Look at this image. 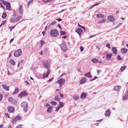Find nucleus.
<instances>
[{
	"instance_id": "nucleus-24",
	"label": "nucleus",
	"mask_w": 128,
	"mask_h": 128,
	"mask_svg": "<svg viewBox=\"0 0 128 128\" xmlns=\"http://www.w3.org/2000/svg\"><path fill=\"white\" fill-rule=\"evenodd\" d=\"M110 112L109 109H108L106 112V113L105 114V116H110Z\"/></svg>"
},
{
	"instance_id": "nucleus-51",
	"label": "nucleus",
	"mask_w": 128,
	"mask_h": 128,
	"mask_svg": "<svg viewBox=\"0 0 128 128\" xmlns=\"http://www.w3.org/2000/svg\"><path fill=\"white\" fill-rule=\"evenodd\" d=\"M6 22V20L2 22V23L0 25V27L1 26L3 25H4L5 24Z\"/></svg>"
},
{
	"instance_id": "nucleus-34",
	"label": "nucleus",
	"mask_w": 128,
	"mask_h": 128,
	"mask_svg": "<svg viewBox=\"0 0 128 128\" xmlns=\"http://www.w3.org/2000/svg\"><path fill=\"white\" fill-rule=\"evenodd\" d=\"M106 20L105 19H103L98 21V23L99 24H101L102 23H104L105 22Z\"/></svg>"
},
{
	"instance_id": "nucleus-13",
	"label": "nucleus",
	"mask_w": 128,
	"mask_h": 128,
	"mask_svg": "<svg viewBox=\"0 0 128 128\" xmlns=\"http://www.w3.org/2000/svg\"><path fill=\"white\" fill-rule=\"evenodd\" d=\"M86 77H83L82 78V79L81 80L80 83V84H82L85 82L86 80Z\"/></svg>"
},
{
	"instance_id": "nucleus-61",
	"label": "nucleus",
	"mask_w": 128,
	"mask_h": 128,
	"mask_svg": "<svg viewBox=\"0 0 128 128\" xmlns=\"http://www.w3.org/2000/svg\"><path fill=\"white\" fill-rule=\"evenodd\" d=\"M7 74L8 75V76L12 74L8 70L7 71Z\"/></svg>"
},
{
	"instance_id": "nucleus-57",
	"label": "nucleus",
	"mask_w": 128,
	"mask_h": 128,
	"mask_svg": "<svg viewBox=\"0 0 128 128\" xmlns=\"http://www.w3.org/2000/svg\"><path fill=\"white\" fill-rule=\"evenodd\" d=\"M44 105L46 107H47L50 106V105L49 104H48V103L44 104Z\"/></svg>"
},
{
	"instance_id": "nucleus-4",
	"label": "nucleus",
	"mask_w": 128,
	"mask_h": 128,
	"mask_svg": "<svg viewBox=\"0 0 128 128\" xmlns=\"http://www.w3.org/2000/svg\"><path fill=\"white\" fill-rule=\"evenodd\" d=\"M22 54V51L20 49H18L15 51L14 53V56L15 57H18Z\"/></svg>"
},
{
	"instance_id": "nucleus-32",
	"label": "nucleus",
	"mask_w": 128,
	"mask_h": 128,
	"mask_svg": "<svg viewBox=\"0 0 128 128\" xmlns=\"http://www.w3.org/2000/svg\"><path fill=\"white\" fill-rule=\"evenodd\" d=\"M6 16V13L4 12L2 16V18H5Z\"/></svg>"
},
{
	"instance_id": "nucleus-49",
	"label": "nucleus",
	"mask_w": 128,
	"mask_h": 128,
	"mask_svg": "<svg viewBox=\"0 0 128 128\" xmlns=\"http://www.w3.org/2000/svg\"><path fill=\"white\" fill-rule=\"evenodd\" d=\"M16 118L17 120H19L21 119L20 117L19 116H18L16 117Z\"/></svg>"
},
{
	"instance_id": "nucleus-17",
	"label": "nucleus",
	"mask_w": 128,
	"mask_h": 128,
	"mask_svg": "<svg viewBox=\"0 0 128 128\" xmlns=\"http://www.w3.org/2000/svg\"><path fill=\"white\" fill-rule=\"evenodd\" d=\"M120 88V86H114V90L117 91L119 90Z\"/></svg>"
},
{
	"instance_id": "nucleus-62",
	"label": "nucleus",
	"mask_w": 128,
	"mask_h": 128,
	"mask_svg": "<svg viewBox=\"0 0 128 128\" xmlns=\"http://www.w3.org/2000/svg\"><path fill=\"white\" fill-rule=\"evenodd\" d=\"M101 70H98L97 71V72L98 74H99V73L101 72Z\"/></svg>"
},
{
	"instance_id": "nucleus-7",
	"label": "nucleus",
	"mask_w": 128,
	"mask_h": 128,
	"mask_svg": "<svg viewBox=\"0 0 128 128\" xmlns=\"http://www.w3.org/2000/svg\"><path fill=\"white\" fill-rule=\"evenodd\" d=\"M60 46L64 52H65L66 51L67 48L64 43H62L60 44Z\"/></svg>"
},
{
	"instance_id": "nucleus-9",
	"label": "nucleus",
	"mask_w": 128,
	"mask_h": 128,
	"mask_svg": "<svg viewBox=\"0 0 128 128\" xmlns=\"http://www.w3.org/2000/svg\"><path fill=\"white\" fill-rule=\"evenodd\" d=\"M50 73V70H47L46 73H44L42 75L43 78H47L48 76V74Z\"/></svg>"
},
{
	"instance_id": "nucleus-6",
	"label": "nucleus",
	"mask_w": 128,
	"mask_h": 128,
	"mask_svg": "<svg viewBox=\"0 0 128 128\" xmlns=\"http://www.w3.org/2000/svg\"><path fill=\"white\" fill-rule=\"evenodd\" d=\"M28 95L26 91H24L20 92V93L18 95V97L20 98H22L23 97L26 96Z\"/></svg>"
},
{
	"instance_id": "nucleus-29",
	"label": "nucleus",
	"mask_w": 128,
	"mask_h": 128,
	"mask_svg": "<svg viewBox=\"0 0 128 128\" xmlns=\"http://www.w3.org/2000/svg\"><path fill=\"white\" fill-rule=\"evenodd\" d=\"M17 20H16V19H14L13 18H11L10 20V22L12 23H14L15 22H17Z\"/></svg>"
},
{
	"instance_id": "nucleus-60",
	"label": "nucleus",
	"mask_w": 128,
	"mask_h": 128,
	"mask_svg": "<svg viewBox=\"0 0 128 128\" xmlns=\"http://www.w3.org/2000/svg\"><path fill=\"white\" fill-rule=\"evenodd\" d=\"M100 2L97 3L96 4H95L93 6H92V7H94V6H96L98 5V4H100Z\"/></svg>"
},
{
	"instance_id": "nucleus-41",
	"label": "nucleus",
	"mask_w": 128,
	"mask_h": 128,
	"mask_svg": "<svg viewBox=\"0 0 128 128\" xmlns=\"http://www.w3.org/2000/svg\"><path fill=\"white\" fill-rule=\"evenodd\" d=\"M17 121V120L16 118V117L14 118V119L12 120V122L14 123L16 122Z\"/></svg>"
},
{
	"instance_id": "nucleus-37",
	"label": "nucleus",
	"mask_w": 128,
	"mask_h": 128,
	"mask_svg": "<svg viewBox=\"0 0 128 128\" xmlns=\"http://www.w3.org/2000/svg\"><path fill=\"white\" fill-rule=\"evenodd\" d=\"M60 34L61 35H64L66 34V32L65 31L62 30H60Z\"/></svg>"
},
{
	"instance_id": "nucleus-63",
	"label": "nucleus",
	"mask_w": 128,
	"mask_h": 128,
	"mask_svg": "<svg viewBox=\"0 0 128 128\" xmlns=\"http://www.w3.org/2000/svg\"><path fill=\"white\" fill-rule=\"evenodd\" d=\"M56 20H58V21L60 22V21H61L62 20V19L60 18H59L57 19H56Z\"/></svg>"
},
{
	"instance_id": "nucleus-23",
	"label": "nucleus",
	"mask_w": 128,
	"mask_h": 128,
	"mask_svg": "<svg viewBox=\"0 0 128 128\" xmlns=\"http://www.w3.org/2000/svg\"><path fill=\"white\" fill-rule=\"evenodd\" d=\"M84 76H86L88 77L89 78H90L92 77V76H91L90 72H88V73H86L85 74Z\"/></svg>"
},
{
	"instance_id": "nucleus-35",
	"label": "nucleus",
	"mask_w": 128,
	"mask_h": 128,
	"mask_svg": "<svg viewBox=\"0 0 128 128\" xmlns=\"http://www.w3.org/2000/svg\"><path fill=\"white\" fill-rule=\"evenodd\" d=\"M58 96H55L54 98V100L58 101V100H60V98H59L58 97Z\"/></svg>"
},
{
	"instance_id": "nucleus-10",
	"label": "nucleus",
	"mask_w": 128,
	"mask_h": 128,
	"mask_svg": "<svg viewBox=\"0 0 128 128\" xmlns=\"http://www.w3.org/2000/svg\"><path fill=\"white\" fill-rule=\"evenodd\" d=\"M2 88L6 91H8L9 90V86H7L6 84H3L2 85Z\"/></svg>"
},
{
	"instance_id": "nucleus-28",
	"label": "nucleus",
	"mask_w": 128,
	"mask_h": 128,
	"mask_svg": "<svg viewBox=\"0 0 128 128\" xmlns=\"http://www.w3.org/2000/svg\"><path fill=\"white\" fill-rule=\"evenodd\" d=\"M10 63L12 65H14L15 64V62L14 60L11 59L9 61Z\"/></svg>"
},
{
	"instance_id": "nucleus-53",
	"label": "nucleus",
	"mask_w": 128,
	"mask_h": 128,
	"mask_svg": "<svg viewBox=\"0 0 128 128\" xmlns=\"http://www.w3.org/2000/svg\"><path fill=\"white\" fill-rule=\"evenodd\" d=\"M56 111H58V110L60 109V107L59 106H58V107H56Z\"/></svg>"
},
{
	"instance_id": "nucleus-26",
	"label": "nucleus",
	"mask_w": 128,
	"mask_h": 128,
	"mask_svg": "<svg viewBox=\"0 0 128 128\" xmlns=\"http://www.w3.org/2000/svg\"><path fill=\"white\" fill-rule=\"evenodd\" d=\"M53 108V106H50L48 107L47 110V112L50 113L52 111V108Z\"/></svg>"
},
{
	"instance_id": "nucleus-14",
	"label": "nucleus",
	"mask_w": 128,
	"mask_h": 128,
	"mask_svg": "<svg viewBox=\"0 0 128 128\" xmlns=\"http://www.w3.org/2000/svg\"><path fill=\"white\" fill-rule=\"evenodd\" d=\"M128 51V49L124 48H123L121 50V52L122 54H126Z\"/></svg>"
},
{
	"instance_id": "nucleus-64",
	"label": "nucleus",
	"mask_w": 128,
	"mask_h": 128,
	"mask_svg": "<svg viewBox=\"0 0 128 128\" xmlns=\"http://www.w3.org/2000/svg\"><path fill=\"white\" fill-rule=\"evenodd\" d=\"M53 79V78H51L49 80H48V82H50Z\"/></svg>"
},
{
	"instance_id": "nucleus-2",
	"label": "nucleus",
	"mask_w": 128,
	"mask_h": 128,
	"mask_svg": "<svg viewBox=\"0 0 128 128\" xmlns=\"http://www.w3.org/2000/svg\"><path fill=\"white\" fill-rule=\"evenodd\" d=\"M21 107L23 108V110L24 111L26 112L28 110V104L27 102H22L21 104Z\"/></svg>"
},
{
	"instance_id": "nucleus-3",
	"label": "nucleus",
	"mask_w": 128,
	"mask_h": 128,
	"mask_svg": "<svg viewBox=\"0 0 128 128\" xmlns=\"http://www.w3.org/2000/svg\"><path fill=\"white\" fill-rule=\"evenodd\" d=\"M43 64L45 68H47V70H49V68L50 67V63L48 60L44 61L43 62Z\"/></svg>"
},
{
	"instance_id": "nucleus-50",
	"label": "nucleus",
	"mask_w": 128,
	"mask_h": 128,
	"mask_svg": "<svg viewBox=\"0 0 128 128\" xmlns=\"http://www.w3.org/2000/svg\"><path fill=\"white\" fill-rule=\"evenodd\" d=\"M110 45L109 44H107L106 45V46L108 47V48H110Z\"/></svg>"
},
{
	"instance_id": "nucleus-47",
	"label": "nucleus",
	"mask_w": 128,
	"mask_h": 128,
	"mask_svg": "<svg viewBox=\"0 0 128 128\" xmlns=\"http://www.w3.org/2000/svg\"><path fill=\"white\" fill-rule=\"evenodd\" d=\"M0 7L2 8L4 10L5 9V8L3 6L2 4V3H0Z\"/></svg>"
},
{
	"instance_id": "nucleus-21",
	"label": "nucleus",
	"mask_w": 128,
	"mask_h": 128,
	"mask_svg": "<svg viewBox=\"0 0 128 128\" xmlns=\"http://www.w3.org/2000/svg\"><path fill=\"white\" fill-rule=\"evenodd\" d=\"M6 8L7 10H10L11 8L10 3L9 2L6 5Z\"/></svg>"
},
{
	"instance_id": "nucleus-43",
	"label": "nucleus",
	"mask_w": 128,
	"mask_h": 128,
	"mask_svg": "<svg viewBox=\"0 0 128 128\" xmlns=\"http://www.w3.org/2000/svg\"><path fill=\"white\" fill-rule=\"evenodd\" d=\"M128 98V94H126V95L124 96L123 97V98L124 100L127 99Z\"/></svg>"
},
{
	"instance_id": "nucleus-52",
	"label": "nucleus",
	"mask_w": 128,
	"mask_h": 128,
	"mask_svg": "<svg viewBox=\"0 0 128 128\" xmlns=\"http://www.w3.org/2000/svg\"><path fill=\"white\" fill-rule=\"evenodd\" d=\"M5 116H6V117H8V118H10V116H9L8 114L7 113H5Z\"/></svg>"
},
{
	"instance_id": "nucleus-12",
	"label": "nucleus",
	"mask_w": 128,
	"mask_h": 128,
	"mask_svg": "<svg viewBox=\"0 0 128 128\" xmlns=\"http://www.w3.org/2000/svg\"><path fill=\"white\" fill-rule=\"evenodd\" d=\"M82 30L80 28H78L76 30V32L78 33L79 35H80L82 32Z\"/></svg>"
},
{
	"instance_id": "nucleus-44",
	"label": "nucleus",
	"mask_w": 128,
	"mask_h": 128,
	"mask_svg": "<svg viewBox=\"0 0 128 128\" xmlns=\"http://www.w3.org/2000/svg\"><path fill=\"white\" fill-rule=\"evenodd\" d=\"M116 59L118 60H122V58L119 55H118V56Z\"/></svg>"
},
{
	"instance_id": "nucleus-15",
	"label": "nucleus",
	"mask_w": 128,
	"mask_h": 128,
	"mask_svg": "<svg viewBox=\"0 0 128 128\" xmlns=\"http://www.w3.org/2000/svg\"><path fill=\"white\" fill-rule=\"evenodd\" d=\"M112 54H107L106 55V58L107 60L110 59L112 57Z\"/></svg>"
},
{
	"instance_id": "nucleus-1",
	"label": "nucleus",
	"mask_w": 128,
	"mask_h": 128,
	"mask_svg": "<svg viewBox=\"0 0 128 128\" xmlns=\"http://www.w3.org/2000/svg\"><path fill=\"white\" fill-rule=\"evenodd\" d=\"M50 35L52 37H56L58 34V31L56 29H52L50 32Z\"/></svg>"
},
{
	"instance_id": "nucleus-38",
	"label": "nucleus",
	"mask_w": 128,
	"mask_h": 128,
	"mask_svg": "<svg viewBox=\"0 0 128 128\" xmlns=\"http://www.w3.org/2000/svg\"><path fill=\"white\" fill-rule=\"evenodd\" d=\"M22 16H18L15 19L16 20H18L17 22H18L20 19L22 18Z\"/></svg>"
},
{
	"instance_id": "nucleus-19",
	"label": "nucleus",
	"mask_w": 128,
	"mask_h": 128,
	"mask_svg": "<svg viewBox=\"0 0 128 128\" xmlns=\"http://www.w3.org/2000/svg\"><path fill=\"white\" fill-rule=\"evenodd\" d=\"M22 5H20L19 8V11L20 13V14H22L23 13V10L22 8Z\"/></svg>"
},
{
	"instance_id": "nucleus-45",
	"label": "nucleus",
	"mask_w": 128,
	"mask_h": 128,
	"mask_svg": "<svg viewBox=\"0 0 128 128\" xmlns=\"http://www.w3.org/2000/svg\"><path fill=\"white\" fill-rule=\"evenodd\" d=\"M56 22L55 21H54L50 24V25H53Z\"/></svg>"
},
{
	"instance_id": "nucleus-36",
	"label": "nucleus",
	"mask_w": 128,
	"mask_h": 128,
	"mask_svg": "<svg viewBox=\"0 0 128 128\" xmlns=\"http://www.w3.org/2000/svg\"><path fill=\"white\" fill-rule=\"evenodd\" d=\"M2 2L3 4H4L6 5L7 4H8L9 2H6L4 0H0Z\"/></svg>"
},
{
	"instance_id": "nucleus-55",
	"label": "nucleus",
	"mask_w": 128,
	"mask_h": 128,
	"mask_svg": "<svg viewBox=\"0 0 128 128\" xmlns=\"http://www.w3.org/2000/svg\"><path fill=\"white\" fill-rule=\"evenodd\" d=\"M80 48L81 52H82L84 50L82 46H80Z\"/></svg>"
},
{
	"instance_id": "nucleus-56",
	"label": "nucleus",
	"mask_w": 128,
	"mask_h": 128,
	"mask_svg": "<svg viewBox=\"0 0 128 128\" xmlns=\"http://www.w3.org/2000/svg\"><path fill=\"white\" fill-rule=\"evenodd\" d=\"M58 27L61 30H62V28L61 27L60 25V24H58Z\"/></svg>"
},
{
	"instance_id": "nucleus-48",
	"label": "nucleus",
	"mask_w": 128,
	"mask_h": 128,
	"mask_svg": "<svg viewBox=\"0 0 128 128\" xmlns=\"http://www.w3.org/2000/svg\"><path fill=\"white\" fill-rule=\"evenodd\" d=\"M3 97V95L2 94H0V101L2 100Z\"/></svg>"
},
{
	"instance_id": "nucleus-40",
	"label": "nucleus",
	"mask_w": 128,
	"mask_h": 128,
	"mask_svg": "<svg viewBox=\"0 0 128 128\" xmlns=\"http://www.w3.org/2000/svg\"><path fill=\"white\" fill-rule=\"evenodd\" d=\"M13 100V98L11 97H10L8 98V100L10 102H12Z\"/></svg>"
},
{
	"instance_id": "nucleus-33",
	"label": "nucleus",
	"mask_w": 128,
	"mask_h": 128,
	"mask_svg": "<svg viewBox=\"0 0 128 128\" xmlns=\"http://www.w3.org/2000/svg\"><path fill=\"white\" fill-rule=\"evenodd\" d=\"M126 66H122L120 68V70L121 72L123 71L124 70H125L126 68Z\"/></svg>"
},
{
	"instance_id": "nucleus-30",
	"label": "nucleus",
	"mask_w": 128,
	"mask_h": 128,
	"mask_svg": "<svg viewBox=\"0 0 128 128\" xmlns=\"http://www.w3.org/2000/svg\"><path fill=\"white\" fill-rule=\"evenodd\" d=\"M19 90V89L17 88H16L15 89L13 93L12 94H17Z\"/></svg>"
},
{
	"instance_id": "nucleus-46",
	"label": "nucleus",
	"mask_w": 128,
	"mask_h": 128,
	"mask_svg": "<svg viewBox=\"0 0 128 128\" xmlns=\"http://www.w3.org/2000/svg\"><path fill=\"white\" fill-rule=\"evenodd\" d=\"M15 26H10V27L9 29H10V31H12V30L14 28Z\"/></svg>"
},
{
	"instance_id": "nucleus-25",
	"label": "nucleus",
	"mask_w": 128,
	"mask_h": 128,
	"mask_svg": "<svg viewBox=\"0 0 128 128\" xmlns=\"http://www.w3.org/2000/svg\"><path fill=\"white\" fill-rule=\"evenodd\" d=\"M44 52L46 54H48L49 52V48H46L44 50Z\"/></svg>"
},
{
	"instance_id": "nucleus-20",
	"label": "nucleus",
	"mask_w": 128,
	"mask_h": 128,
	"mask_svg": "<svg viewBox=\"0 0 128 128\" xmlns=\"http://www.w3.org/2000/svg\"><path fill=\"white\" fill-rule=\"evenodd\" d=\"M91 61L94 63H96L98 62V58H94L91 59Z\"/></svg>"
},
{
	"instance_id": "nucleus-54",
	"label": "nucleus",
	"mask_w": 128,
	"mask_h": 128,
	"mask_svg": "<svg viewBox=\"0 0 128 128\" xmlns=\"http://www.w3.org/2000/svg\"><path fill=\"white\" fill-rule=\"evenodd\" d=\"M33 1V0H30L27 3L28 5H29L30 4L32 3Z\"/></svg>"
},
{
	"instance_id": "nucleus-16",
	"label": "nucleus",
	"mask_w": 128,
	"mask_h": 128,
	"mask_svg": "<svg viewBox=\"0 0 128 128\" xmlns=\"http://www.w3.org/2000/svg\"><path fill=\"white\" fill-rule=\"evenodd\" d=\"M97 18H104L105 17L104 15L101 14H98L96 15Z\"/></svg>"
},
{
	"instance_id": "nucleus-31",
	"label": "nucleus",
	"mask_w": 128,
	"mask_h": 128,
	"mask_svg": "<svg viewBox=\"0 0 128 128\" xmlns=\"http://www.w3.org/2000/svg\"><path fill=\"white\" fill-rule=\"evenodd\" d=\"M59 104L58 106H59L60 108H62L63 106V103L61 101H59Z\"/></svg>"
},
{
	"instance_id": "nucleus-11",
	"label": "nucleus",
	"mask_w": 128,
	"mask_h": 128,
	"mask_svg": "<svg viewBox=\"0 0 128 128\" xmlns=\"http://www.w3.org/2000/svg\"><path fill=\"white\" fill-rule=\"evenodd\" d=\"M108 19L110 21L113 22L115 20V18L114 16L112 15H110L108 17Z\"/></svg>"
},
{
	"instance_id": "nucleus-42",
	"label": "nucleus",
	"mask_w": 128,
	"mask_h": 128,
	"mask_svg": "<svg viewBox=\"0 0 128 128\" xmlns=\"http://www.w3.org/2000/svg\"><path fill=\"white\" fill-rule=\"evenodd\" d=\"M45 42H44V41L43 40H40V46H41L43 44H45Z\"/></svg>"
},
{
	"instance_id": "nucleus-27",
	"label": "nucleus",
	"mask_w": 128,
	"mask_h": 128,
	"mask_svg": "<svg viewBox=\"0 0 128 128\" xmlns=\"http://www.w3.org/2000/svg\"><path fill=\"white\" fill-rule=\"evenodd\" d=\"M73 97L74 100H76L78 99L79 96L77 94H75L73 96Z\"/></svg>"
},
{
	"instance_id": "nucleus-5",
	"label": "nucleus",
	"mask_w": 128,
	"mask_h": 128,
	"mask_svg": "<svg viewBox=\"0 0 128 128\" xmlns=\"http://www.w3.org/2000/svg\"><path fill=\"white\" fill-rule=\"evenodd\" d=\"M65 81V80L63 78H61L59 80H58L56 83L59 84L60 86L59 88H60L62 87V86L63 85Z\"/></svg>"
},
{
	"instance_id": "nucleus-59",
	"label": "nucleus",
	"mask_w": 128,
	"mask_h": 128,
	"mask_svg": "<svg viewBox=\"0 0 128 128\" xmlns=\"http://www.w3.org/2000/svg\"><path fill=\"white\" fill-rule=\"evenodd\" d=\"M25 83L27 85H28L30 84L27 81H25Z\"/></svg>"
},
{
	"instance_id": "nucleus-39",
	"label": "nucleus",
	"mask_w": 128,
	"mask_h": 128,
	"mask_svg": "<svg viewBox=\"0 0 128 128\" xmlns=\"http://www.w3.org/2000/svg\"><path fill=\"white\" fill-rule=\"evenodd\" d=\"M50 103L52 105H54V106H56V102L54 101H52L50 102Z\"/></svg>"
},
{
	"instance_id": "nucleus-58",
	"label": "nucleus",
	"mask_w": 128,
	"mask_h": 128,
	"mask_svg": "<svg viewBox=\"0 0 128 128\" xmlns=\"http://www.w3.org/2000/svg\"><path fill=\"white\" fill-rule=\"evenodd\" d=\"M21 126L20 124H18L16 126V128H21Z\"/></svg>"
},
{
	"instance_id": "nucleus-18",
	"label": "nucleus",
	"mask_w": 128,
	"mask_h": 128,
	"mask_svg": "<svg viewBox=\"0 0 128 128\" xmlns=\"http://www.w3.org/2000/svg\"><path fill=\"white\" fill-rule=\"evenodd\" d=\"M87 94L84 92H82L80 96V98H86V96Z\"/></svg>"
},
{
	"instance_id": "nucleus-22",
	"label": "nucleus",
	"mask_w": 128,
	"mask_h": 128,
	"mask_svg": "<svg viewBox=\"0 0 128 128\" xmlns=\"http://www.w3.org/2000/svg\"><path fill=\"white\" fill-rule=\"evenodd\" d=\"M112 50L113 53L115 54H116L117 53V50L116 48L114 47L112 48Z\"/></svg>"
},
{
	"instance_id": "nucleus-8",
	"label": "nucleus",
	"mask_w": 128,
	"mask_h": 128,
	"mask_svg": "<svg viewBox=\"0 0 128 128\" xmlns=\"http://www.w3.org/2000/svg\"><path fill=\"white\" fill-rule=\"evenodd\" d=\"M7 109L8 112L10 113L13 112L14 110V108L13 106H8V107Z\"/></svg>"
}]
</instances>
